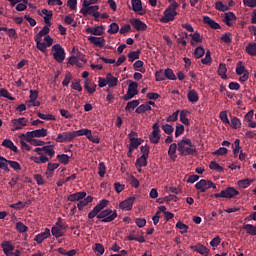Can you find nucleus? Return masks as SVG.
Here are the masks:
<instances>
[{
    "mask_svg": "<svg viewBox=\"0 0 256 256\" xmlns=\"http://www.w3.org/2000/svg\"><path fill=\"white\" fill-rule=\"evenodd\" d=\"M39 15H44L43 19L46 25L34 36V40L37 49L41 51V53H47V49L53 45V38L49 36L53 11L42 9Z\"/></svg>",
    "mask_w": 256,
    "mask_h": 256,
    "instance_id": "f257e3e1",
    "label": "nucleus"
},
{
    "mask_svg": "<svg viewBox=\"0 0 256 256\" xmlns=\"http://www.w3.org/2000/svg\"><path fill=\"white\" fill-rule=\"evenodd\" d=\"M178 153L182 155V157H187L189 155H197V147L191 139L187 137H183L178 143Z\"/></svg>",
    "mask_w": 256,
    "mask_h": 256,
    "instance_id": "f03ea898",
    "label": "nucleus"
},
{
    "mask_svg": "<svg viewBox=\"0 0 256 256\" xmlns=\"http://www.w3.org/2000/svg\"><path fill=\"white\" fill-rule=\"evenodd\" d=\"M170 5L164 10L163 16L160 18L161 23H170V21H175L177 17V9H179V3L175 0H169Z\"/></svg>",
    "mask_w": 256,
    "mask_h": 256,
    "instance_id": "7ed1b4c3",
    "label": "nucleus"
},
{
    "mask_svg": "<svg viewBox=\"0 0 256 256\" xmlns=\"http://www.w3.org/2000/svg\"><path fill=\"white\" fill-rule=\"evenodd\" d=\"M34 153L40 155L41 161H49L55 157V147L53 145H46L42 148L37 147L34 149Z\"/></svg>",
    "mask_w": 256,
    "mask_h": 256,
    "instance_id": "20e7f679",
    "label": "nucleus"
},
{
    "mask_svg": "<svg viewBox=\"0 0 256 256\" xmlns=\"http://www.w3.org/2000/svg\"><path fill=\"white\" fill-rule=\"evenodd\" d=\"M97 219L101 221V223H111L115 221V219L118 217V213H116L115 210H111L110 208L104 209V211H101L96 214Z\"/></svg>",
    "mask_w": 256,
    "mask_h": 256,
    "instance_id": "39448f33",
    "label": "nucleus"
},
{
    "mask_svg": "<svg viewBox=\"0 0 256 256\" xmlns=\"http://www.w3.org/2000/svg\"><path fill=\"white\" fill-rule=\"evenodd\" d=\"M139 134H137V132L135 131H131L128 134V139L130 141L129 143V151H128V156L131 157V153H133V151H135V149H138L139 146L143 143V139L138 138Z\"/></svg>",
    "mask_w": 256,
    "mask_h": 256,
    "instance_id": "423d86ee",
    "label": "nucleus"
},
{
    "mask_svg": "<svg viewBox=\"0 0 256 256\" xmlns=\"http://www.w3.org/2000/svg\"><path fill=\"white\" fill-rule=\"evenodd\" d=\"M51 53L58 63H63V61H65V48L61 46V44H54Z\"/></svg>",
    "mask_w": 256,
    "mask_h": 256,
    "instance_id": "0eeeda50",
    "label": "nucleus"
},
{
    "mask_svg": "<svg viewBox=\"0 0 256 256\" xmlns=\"http://www.w3.org/2000/svg\"><path fill=\"white\" fill-rule=\"evenodd\" d=\"M239 195V192L234 189V187H227V189L222 190V192L213 194L215 199L224 198V199H233Z\"/></svg>",
    "mask_w": 256,
    "mask_h": 256,
    "instance_id": "6e6552de",
    "label": "nucleus"
},
{
    "mask_svg": "<svg viewBox=\"0 0 256 256\" xmlns=\"http://www.w3.org/2000/svg\"><path fill=\"white\" fill-rule=\"evenodd\" d=\"M80 13L84 15V17H87V15H93L95 19H99L101 17V13H99V6H85L82 5V8L80 10Z\"/></svg>",
    "mask_w": 256,
    "mask_h": 256,
    "instance_id": "1a4fd4ad",
    "label": "nucleus"
},
{
    "mask_svg": "<svg viewBox=\"0 0 256 256\" xmlns=\"http://www.w3.org/2000/svg\"><path fill=\"white\" fill-rule=\"evenodd\" d=\"M216 188L217 186L215 185V183L212 182V180L201 179L200 182H197L195 184V189L199 190L200 193H205L208 189Z\"/></svg>",
    "mask_w": 256,
    "mask_h": 256,
    "instance_id": "9d476101",
    "label": "nucleus"
},
{
    "mask_svg": "<svg viewBox=\"0 0 256 256\" xmlns=\"http://www.w3.org/2000/svg\"><path fill=\"white\" fill-rule=\"evenodd\" d=\"M47 135H49V131L45 128H41V129L29 131L26 134H23V137H25L27 141H31V139L35 137L41 138V137H47Z\"/></svg>",
    "mask_w": 256,
    "mask_h": 256,
    "instance_id": "9b49d317",
    "label": "nucleus"
},
{
    "mask_svg": "<svg viewBox=\"0 0 256 256\" xmlns=\"http://www.w3.org/2000/svg\"><path fill=\"white\" fill-rule=\"evenodd\" d=\"M29 120L25 117L12 119L10 122L11 131H21V129L27 127Z\"/></svg>",
    "mask_w": 256,
    "mask_h": 256,
    "instance_id": "f8f14e48",
    "label": "nucleus"
},
{
    "mask_svg": "<svg viewBox=\"0 0 256 256\" xmlns=\"http://www.w3.org/2000/svg\"><path fill=\"white\" fill-rule=\"evenodd\" d=\"M236 75H242L239 77L240 83H246V81H249V70L245 68V65H243V62L237 63Z\"/></svg>",
    "mask_w": 256,
    "mask_h": 256,
    "instance_id": "ddd939ff",
    "label": "nucleus"
},
{
    "mask_svg": "<svg viewBox=\"0 0 256 256\" xmlns=\"http://www.w3.org/2000/svg\"><path fill=\"white\" fill-rule=\"evenodd\" d=\"M139 87V84L137 82L131 81L128 85V90L126 94L123 96L124 101H130V99H133L135 95H138L139 90L137 88Z\"/></svg>",
    "mask_w": 256,
    "mask_h": 256,
    "instance_id": "4468645a",
    "label": "nucleus"
},
{
    "mask_svg": "<svg viewBox=\"0 0 256 256\" xmlns=\"http://www.w3.org/2000/svg\"><path fill=\"white\" fill-rule=\"evenodd\" d=\"M109 201L106 199H102L97 205L92 208V211L87 214L88 219H94V216H96L101 211H104V209L108 206Z\"/></svg>",
    "mask_w": 256,
    "mask_h": 256,
    "instance_id": "2eb2a0df",
    "label": "nucleus"
},
{
    "mask_svg": "<svg viewBox=\"0 0 256 256\" xmlns=\"http://www.w3.org/2000/svg\"><path fill=\"white\" fill-rule=\"evenodd\" d=\"M150 143L157 145L159 141H161V128L159 127V123H154L152 126V132L149 135Z\"/></svg>",
    "mask_w": 256,
    "mask_h": 256,
    "instance_id": "dca6fc26",
    "label": "nucleus"
},
{
    "mask_svg": "<svg viewBox=\"0 0 256 256\" xmlns=\"http://www.w3.org/2000/svg\"><path fill=\"white\" fill-rule=\"evenodd\" d=\"M232 149H233V153H234V157L240 160V161H245V159H247V155H245V153H243V150H241V140L236 139L234 141V144L232 145Z\"/></svg>",
    "mask_w": 256,
    "mask_h": 256,
    "instance_id": "f3484780",
    "label": "nucleus"
},
{
    "mask_svg": "<svg viewBox=\"0 0 256 256\" xmlns=\"http://www.w3.org/2000/svg\"><path fill=\"white\" fill-rule=\"evenodd\" d=\"M14 169V171H21V165L16 161H0V169L4 170L5 172H9V167Z\"/></svg>",
    "mask_w": 256,
    "mask_h": 256,
    "instance_id": "a211bd4d",
    "label": "nucleus"
},
{
    "mask_svg": "<svg viewBox=\"0 0 256 256\" xmlns=\"http://www.w3.org/2000/svg\"><path fill=\"white\" fill-rule=\"evenodd\" d=\"M73 139H75L73 132H63L57 135L55 141L56 143H71Z\"/></svg>",
    "mask_w": 256,
    "mask_h": 256,
    "instance_id": "6ab92c4d",
    "label": "nucleus"
},
{
    "mask_svg": "<svg viewBox=\"0 0 256 256\" xmlns=\"http://www.w3.org/2000/svg\"><path fill=\"white\" fill-rule=\"evenodd\" d=\"M132 11L137 15H145L147 11L143 8V2L141 0H131Z\"/></svg>",
    "mask_w": 256,
    "mask_h": 256,
    "instance_id": "aec40b11",
    "label": "nucleus"
},
{
    "mask_svg": "<svg viewBox=\"0 0 256 256\" xmlns=\"http://www.w3.org/2000/svg\"><path fill=\"white\" fill-rule=\"evenodd\" d=\"M130 24L136 31H147V24L145 22L141 21L139 18H132L130 19Z\"/></svg>",
    "mask_w": 256,
    "mask_h": 256,
    "instance_id": "412c9836",
    "label": "nucleus"
},
{
    "mask_svg": "<svg viewBox=\"0 0 256 256\" xmlns=\"http://www.w3.org/2000/svg\"><path fill=\"white\" fill-rule=\"evenodd\" d=\"M88 41L94 45V47H99L100 49H103L105 47V37L100 36H89Z\"/></svg>",
    "mask_w": 256,
    "mask_h": 256,
    "instance_id": "4be33fe9",
    "label": "nucleus"
},
{
    "mask_svg": "<svg viewBox=\"0 0 256 256\" xmlns=\"http://www.w3.org/2000/svg\"><path fill=\"white\" fill-rule=\"evenodd\" d=\"M104 31H105V26L100 25V26L86 28L85 33H88L89 35H95V36L101 37Z\"/></svg>",
    "mask_w": 256,
    "mask_h": 256,
    "instance_id": "5701e85b",
    "label": "nucleus"
},
{
    "mask_svg": "<svg viewBox=\"0 0 256 256\" xmlns=\"http://www.w3.org/2000/svg\"><path fill=\"white\" fill-rule=\"evenodd\" d=\"M86 196H87L86 192H77V193L68 195L67 200L68 202H80L86 199L87 198Z\"/></svg>",
    "mask_w": 256,
    "mask_h": 256,
    "instance_id": "b1692460",
    "label": "nucleus"
},
{
    "mask_svg": "<svg viewBox=\"0 0 256 256\" xmlns=\"http://www.w3.org/2000/svg\"><path fill=\"white\" fill-rule=\"evenodd\" d=\"M80 61H82V63H87V59L85 57L70 56L68 58V63L70 65H75L76 67H83V64L80 63Z\"/></svg>",
    "mask_w": 256,
    "mask_h": 256,
    "instance_id": "393cba45",
    "label": "nucleus"
},
{
    "mask_svg": "<svg viewBox=\"0 0 256 256\" xmlns=\"http://www.w3.org/2000/svg\"><path fill=\"white\" fill-rule=\"evenodd\" d=\"M190 249L203 256H208V254H210V250L200 243L196 244L195 246H190Z\"/></svg>",
    "mask_w": 256,
    "mask_h": 256,
    "instance_id": "a878e982",
    "label": "nucleus"
},
{
    "mask_svg": "<svg viewBox=\"0 0 256 256\" xmlns=\"http://www.w3.org/2000/svg\"><path fill=\"white\" fill-rule=\"evenodd\" d=\"M135 202V197H128L125 201L120 203V209L130 211L132 210L133 203Z\"/></svg>",
    "mask_w": 256,
    "mask_h": 256,
    "instance_id": "bb28decb",
    "label": "nucleus"
},
{
    "mask_svg": "<svg viewBox=\"0 0 256 256\" xmlns=\"http://www.w3.org/2000/svg\"><path fill=\"white\" fill-rule=\"evenodd\" d=\"M50 236H51L50 229L45 228V232L39 233L38 235L34 236V241H36V243H38V244H41V243H43V241L48 239Z\"/></svg>",
    "mask_w": 256,
    "mask_h": 256,
    "instance_id": "cd10ccee",
    "label": "nucleus"
},
{
    "mask_svg": "<svg viewBox=\"0 0 256 256\" xmlns=\"http://www.w3.org/2000/svg\"><path fill=\"white\" fill-rule=\"evenodd\" d=\"M202 20L203 23H205V25H208V27H211V29H221V25L215 20L211 19V17L209 16H203Z\"/></svg>",
    "mask_w": 256,
    "mask_h": 256,
    "instance_id": "c85d7f7f",
    "label": "nucleus"
},
{
    "mask_svg": "<svg viewBox=\"0 0 256 256\" xmlns=\"http://www.w3.org/2000/svg\"><path fill=\"white\" fill-rule=\"evenodd\" d=\"M233 21H237V16H235V13H233V12H227V13H225L223 22H224L228 27H233Z\"/></svg>",
    "mask_w": 256,
    "mask_h": 256,
    "instance_id": "c756f323",
    "label": "nucleus"
},
{
    "mask_svg": "<svg viewBox=\"0 0 256 256\" xmlns=\"http://www.w3.org/2000/svg\"><path fill=\"white\" fill-rule=\"evenodd\" d=\"M2 147H5L6 149H10V151H13L14 153H18L19 149L15 146V143L11 141V139H4L2 141Z\"/></svg>",
    "mask_w": 256,
    "mask_h": 256,
    "instance_id": "7c9ffc66",
    "label": "nucleus"
},
{
    "mask_svg": "<svg viewBox=\"0 0 256 256\" xmlns=\"http://www.w3.org/2000/svg\"><path fill=\"white\" fill-rule=\"evenodd\" d=\"M84 89L87 91L89 95H93V93L97 91V84L95 83L90 84L89 79H86L84 81Z\"/></svg>",
    "mask_w": 256,
    "mask_h": 256,
    "instance_id": "2f4dec72",
    "label": "nucleus"
},
{
    "mask_svg": "<svg viewBox=\"0 0 256 256\" xmlns=\"http://www.w3.org/2000/svg\"><path fill=\"white\" fill-rule=\"evenodd\" d=\"M187 99L190 103H197V101H199V93H197V90H189L187 93Z\"/></svg>",
    "mask_w": 256,
    "mask_h": 256,
    "instance_id": "473e14b6",
    "label": "nucleus"
},
{
    "mask_svg": "<svg viewBox=\"0 0 256 256\" xmlns=\"http://www.w3.org/2000/svg\"><path fill=\"white\" fill-rule=\"evenodd\" d=\"M107 85L108 87H117V83H119V78L113 76V74L108 73L106 75Z\"/></svg>",
    "mask_w": 256,
    "mask_h": 256,
    "instance_id": "72a5a7b5",
    "label": "nucleus"
},
{
    "mask_svg": "<svg viewBox=\"0 0 256 256\" xmlns=\"http://www.w3.org/2000/svg\"><path fill=\"white\" fill-rule=\"evenodd\" d=\"M66 229L63 228H57V227H51L50 230V235L55 237L56 239L65 236V234L63 233V231Z\"/></svg>",
    "mask_w": 256,
    "mask_h": 256,
    "instance_id": "f704fd0d",
    "label": "nucleus"
},
{
    "mask_svg": "<svg viewBox=\"0 0 256 256\" xmlns=\"http://www.w3.org/2000/svg\"><path fill=\"white\" fill-rule=\"evenodd\" d=\"M134 234H135L134 230L130 231V233L127 236L128 241H137L138 243H145L144 236H135Z\"/></svg>",
    "mask_w": 256,
    "mask_h": 256,
    "instance_id": "c9c22d12",
    "label": "nucleus"
},
{
    "mask_svg": "<svg viewBox=\"0 0 256 256\" xmlns=\"http://www.w3.org/2000/svg\"><path fill=\"white\" fill-rule=\"evenodd\" d=\"M177 149H178L177 143L170 144L168 149V155L170 159H177Z\"/></svg>",
    "mask_w": 256,
    "mask_h": 256,
    "instance_id": "e433bc0d",
    "label": "nucleus"
},
{
    "mask_svg": "<svg viewBox=\"0 0 256 256\" xmlns=\"http://www.w3.org/2000/svg\"><path fill=\"white\" fill-rule=\"evenodd\" d=\"M190 37L192 38L191 40V45L192 47H196L197 43H202L203 38L201 37V34L199 32H195L194 34H190Z\"/></svg>",
    "mask_w": 256,
    "mask_h": 256,
    "instance_id": "4c0bfd02",
    "label": "nucleus"
},
{
    "mask_svg": "<svg viewBox=\"0 0 256 256\" xmlns=\"http://www.w3.org/2000/svg\"><path fill=\"white\" fill-rule=\"evenodd\" d=\"M89 203H92L91 196H87L83 200H80L79 203H77V209H79V211H82V209H84L87 205H89Z\"/></svg>",
    "mask_w": 256,
    "mask_h": 256,
    "instance_id": "58836bf2",
    "label": "nucleus"
},
{
    "mask_svg": "<svg viewBox=\"0 0 256 256\" xmlns=\"http://www.w3.org/2000/svg\"><path fill=\"white\" fill-rule=\"evenodd\" d=\"M2 247V250L4 251V254H9L12 251H14V246L11 245V241H4L2 244H0Z\"/></svg>",
    "mask_w": 256,
    "mask_h": 256,
    "instance_id": "ea45409f",
    "label": "nucleus"
},
{
    "mask_svg": "<svg viewBox=\"0 0 256 256\" xmlns=\"http://www.w3.org/2000/svg\"><path fill=\"white\" fill-rule=\"evenodd\" d=\"M140 151L142 153L140 156V161H147V159H149V146H141Z\"/></svg>",
    "mask_w": 256,
    "mask_h": 256,
    "instance_id": "a19ab883",
    "label": "nucleus"
},
{
    "mask_svg": "<svg viewBox=\"0 0 256 256\" xmlns=\"http://www.w3.org/2000/svg\"><path fill=\"white\" fill-rule=\"evenodd\" d=\"M143 65H145V63L142 60H137L134 62L133 68L135 69V71H139V73H145L146 70Z\"/></svg>",
    "mask_w": 256,
    "mask_h": 256,
    "instance_id": "79ce46f5",
    "label": "nucleus"
},
{
    "mask_svg": "<svg viewBox=\"0 0 256 256\" xmlns=\"http://www.w3.org/2000/svg\"><path fill=\"white\" fill-rule=\"evenodd\" d=\"M218 75H220L221 79H227V66L225 64H219Z\"/></svg>",
    "mask_w": 256,
    "mask_h": 256,
    "instance_id": "37998d69",
    "label": "nucleus"
},
{
    "mask_svg": "<svg viewBox=\"0 0 256 256\" xmlns=\"http://www.w3.org/2000/svg\"><path fill=\"white\" fill-rule=\"evenodd\" d=\"M140 55L141 50L132 51L128 54V61H130V63H133V61L139 59Z\"/></svg>",
    "mask_w": 256,
    "mask_h": 256,
    "instance_id": "c03bdc74",
    "label": "nucleus"
},
{
    "mask_svg": "<svg viewBox=\"0 0 256 256\" xmlns=\"http://www.w3.org/2000/svg\"><path fill=\"white\" fill-rule=\"evenodd\" d=\"M72 158H73V152L71 150H68L67 154L57 155V159H59V161H69Z\"/></svg>",
    "mask_w": 256,
    "mask_h": 256,
    "instance_id": "a18cd8bd",
    "label": "nucleus"
},
{
    "mask_svg": "<svg viewBox=\"0 0 256 256\" xmlns=\"http://www.w3.org/2000/svg\"><path fill=\"white\" fill-rule=\"evenodd\" d=\"M108 33L109 35H115L119 33V24L116 22L111 23L108 28Z\"/></svg>",
    "mask_w": 256,
    "mask_h": 256,
    "instance_id": "49530a36",
    "label": "nucleus"
},
{
    "mask_svg": "<svg viewBox=\"0 0 256 256\" xmlns=\"http://www.w3.org/2000/svg\"><path fill=\"white\" fill-rule=\"evenodd\" d=\"M215 9L217 11H222V13H225V11H229V6L221 1H218L215 3Z\"/></svg>",
    "mask_w": 256,
    "mask_h": 256,
    "instance_id": "de8ad7c7",
    "label": "nucleus"
},
{
    "mask_svg": "<svg viewBox=\"0 0 256 256\" xmlns=\"http://www.w3.org/2000/svg\"><path fill=\"white\" fill-rule=\"evenodd\" d=\"M164 75L166 79H169V81H175V79H177V76H175V72H173V70L170 68L164 70Z\"/></svg>",
    "mask_w": 256,
    "mask_h": 256,
    "instance_id": "09e8293b",
    "label": "nucleus"
},
{
    "mask_svg": "<svg viewBox=\"0 0 256 256\" xmlns=\"http://www.w3.org/2000/svg\"><path fill=\"white\" fill-rule=\"evenodd\" d=\"M136 107H139V100H132L127 103L125 111H133Z\"/></svg>",
    "mask_w": 256,
    "mask_h": 256,
    "instance_id": "8fccbe9b",
    "label": "nucleus"
},
{
    "mask_svg": "<svg viewBox=\"0 0 256 256\" xmlns=\"http://www.w3.org/2000/svg\"><path fill=\"white\" fill-rule=\"evenodd\" d=\"M146 111H151V106H149V104H142L138 106L135 110L138 115H141V113H146Z\"/></svg>",
    "mask_w": 256,
    "mask_h": 256,
    "instance_id": "3c124183",
    "label": "nucleus"
},
{
    "mask_svg": "<svg viewBox=\"0 0 256 256\" xmlns=\"http://www.w3.org/2000/svg\"><path fill=\"white\" fill-rule=\"evenodd\" d=\"M251 183H253V180L243 179V180L237 181V186H239L242 189H246L251 185Z\"/></svg>",
    "mask_w": 256,
    "mask_h": 256,
    "instance_id": "603ef678",
    "label": "nucleus"
},
{
    "mask_svg": "<svg viewBox=\"0 0 256 256\" xmlns=\"http://www.w3.org/2000/svg\"><path fill=\"white\" fill-rule=\"evenodd\" d=\"M37 117H39V119H43L44 121H55V115L53 114H43L38 112Z\"/></svg>",
    "mask_w": 256,
    "mask_h": 256,
    "instance_id": "864d4df0",
    "label": "nucleus"
},
{
    "mask_svg": "<svg viewBox=\"0 0 256 256\" xmlns=\"http://www.w3.org/2000/svg\"><path fill=\"white\" fill-rule=\"evenodd\" d=\"M243 229L251 236H256V227L252 224H246L244 225Z\"/></svg>",
    "mask_w": 256,
    "mask_h": 256,
    "instance_id": "5fc2aeb1",
    "label": "nucleus"
},
{
    "mask_svg": "<svg viewBox=\"0 0 256 256\" xmlns=\"http://www.w3.org/2000/svg\"><path fill=\"white\" fill-rule=\"evenodd\" d=\"M230 127L232 129H241V120H239L237 117L231 118Z\"/></svg>",
    "mask_w": 256,
    "mask_h": 256,
    "instance_id": "6e6d98bb",
    "label": "nucleus"
},
{
    "mask_svg": "<svg viewBox=\"0 0 256 256\" xmlns=\"http://www.w3.org/2000/svg\"><path fill=\"white\" fill-rule=\"evenodd\" d=\"M205 55V48L203 46H198L194 50V56L196 59H201Z\"/></svg>",
    "mask_w": 256,
    "mask_h": 256,
    "instance_id": "4d7b16f0",
    "label": "nucleus"
},
{
    "mask_svg": "<svg viewBox=\"0 0 256 256\" xmlns=\"http://www.w3.org/2000/svg\"><path fill=\"white\" fill-rule=\"evenodd\" d=\"M209 168L210 170L215 171L217 173L224 172V168H222V166H220L217 162H210Z\"/></svg>",
    "mask_w": 256,
    "mask_h": 256,
    "instance_id": "13d9d810",
    "label": "nucleus"
},
{
    "mask_svg": "<svg viewBox=\"0 0 256 256\" xmlns=\"http://www.w3.org/2000/svg\"><path fill=\"white\" fill-rule=\"evenodd\" d=\"M176 228L180 230L179 233H181V234L187 233L188 229H190L189 226H187L186 224H184L181 221H178V223H176Z\"/></svg>",
    "mask_w": 256,
    "mask_h": 256,
    "instance_id": "bf43d9fd",
    "label": "nucleus"
},
{
    "mask_svg": "<svg viewBox=\"0 0 256 256\" xmlns=\"http://www.w3.org/2000/svg\"><path fill=\"white\" fill-rule=\"evenodd\" d=\"M180 121L183 123V125H190L189 118H187V111L186 110H181L180 111Z\"/></svg>",
    "mask_w": 256,
    "mask_h": 256,
    "instance_id": "052dcab7",
    "label": "nucleus"
},
{
    "mask_svg": "<svg viewBox=\"0 0 256 256\" xmlns=\"http://www.w3.org/2000/svg\"><path fill=\"white\" fill-rule=\"evenodd\" d=\"M246 53H248V55L255 56L256 55V43H249L246 46Z\"/></svg>",
    "mask_w": 256,
    "mask_h": 256,
    "instance_id": "680f3d73",
    "label": "nucleus"
},
{
    "mask_svg": "<svg viewBox=\"0 0 256 256\" xmlns=\"http://www.w3.org/2000/svg\"><path fill=\"white\" fill-rule=\"evenodd\" d=\"M0 95L1 97H5V99H9V101H15V97H13L5 88L0 89Z\"/></svg>",
    "mask_w": 256,
    "mask_h": 256,
    "instance_id": "e2e57ef3",
    "label": "nucleus"
},
{
    "mask_svg": "<svg viewBox=\"0 0 256 256\" xmlns=\"http://www.w3.org/2000/svg\"><path fill=\"white\" fill-rule=\"evenodd\" d=\"M179 119V110L173 112L168 118H166L167 123H175Z\"/></svg>",
    "mask_w": 256,
    "mask_h": 256,
    "instance_id": "0e129e2a",
    "label": "nucleus"
},
{
    "mask_svg": "<svg viewBox=\"0 0 256 256\" xmlns=\"http://www.w3.org/2000/svg\"><path fill=\"white\" fill-rule=\"evenodd\" d=\"M162 131H164L166 135H173V131H175V129L173 128V126H171V124H163Z\"/></svg>",
    "mask_w": 256,
    "mask_h": 256,
    "instance_id": "69168bd1",
    "label": "nucleus"
},
{
    "mask_svg": "<svg viewBox=\"0 0 256 256\" xmlns=\"http://www.w3.org/2000/svg\"><path fill=\"white\" fill-rule=\"evenodd\" d=\"M165 71L163 70H158L155 73V81H165Z\"/></svg>",
    "mask_w": 256,
    "mask_h": 256,
    "instance_id": "338daca9",
    "label": "nucleus"
},
{
    "mask_svg": "<svg viewBox=\"0 0 256 256\" xmlns=\"http://www.w3.org/2000/svg\"><path fill=\"white\" fill-rule=\"evenodd\" d=\"M16 229L19 233H26L28 232V227L23 224V222L16 223Z\"/></svg>",
    "mask_w": 256,
    "mask_h": 256,
    "instance_id": "774afa93",
    "label": "nucleus"
}]
</instances>
